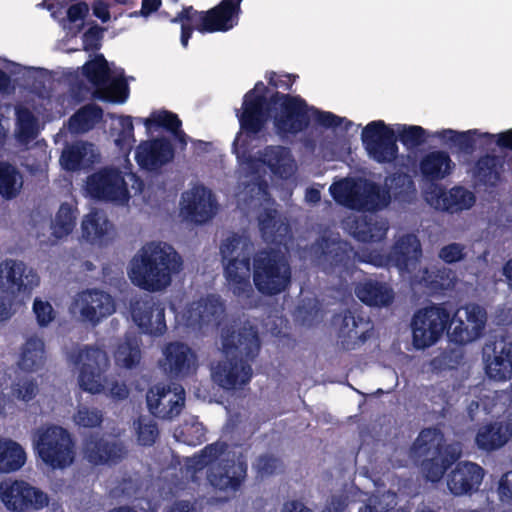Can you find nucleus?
<instances>
[{"label": "nucleus", "instance_id": "nucleus-1", "mask_svg": "<svg viewBox=\"0 0 512 512\" xmlns=\"http://www.w3.org/2000/svg\"><path fill=\"white\" fill-rule=\"evenodd\" d=\"M270 108L267 110V122L270 118L276 135L283 141L294 138L306 131L311 122L325 129L342 127L348 132L353 122L332 112L311 106L299 95L275 91L270 95Z\"/></svg>", "mask_w": 512, "mask_h": 512}, {"label": "nucleus", "instance_id": "nucleus-2", "mask_svg": "<svg viewBox=\"0 0 512 512\" xmlns=\"http://www.w3.org/2000/svg\"><path fill=\"white\" fill-rule=\"evenodd\" d=\"M183 269V259L176 249L163 241H150L143 245L129 263L131 282L148 292L168 288L173 276Z\"/></svg>", "mask_w": 512, "mask_h": 512}, {"label": "nucleus", "instance_id": "nucleus-3", "mask_svg": "<svg viewBox=\"0 0 512 512\" xmlns=\"http://www.w3.org/2000/svg\"><path fill=\"white\" fill-rule=\"evenodd\" d=\"M223 348L226 358L214 367L213 380L227 390L242 388L251 380V362L260 350L257 328L244 324L236 333L224 340Z\"/></svg>", "mask_w": 512, "mask_h": 512}, {"label": "nucleus", "instance_id": "nucleus-4", "mask_svg": "<svg viewBox=\"0 0 512 512\" xmlns=\"http://www.w3.org/2000/svg\"><path fill=\"white\" fill-rule=\"evenodd\" d=\"M228 445L216 442L207 445L199 455L193 457L196 470L209 466L207 479L219 491L236 492L247 475V464L227 451Z\"/></svg>", "mask_w": 512, "mask_h": 512}, {"label": "nucleus", "instance_id": "nucleus-5", "mask_svg": "<svg viewBox=\"0 0 512 512\" xmlns=\"http://www.w3.org/2000/svg\"><path fill=\"white\" fill-rule=\"evenodd\" d=\"M290 263L279 250L264 249L253 257V283L264 296H275L285 292L291 285Z\"/></svg>", "mask_w": 512, "mask_h": 512}, {"label": "nucleus", "instance_id": "nucleus-6", "mask_svg": "<svg viewBox=\"0 0 512 512\" xmlns=\"http://www.w3.org/2000/svg\"><path fill=\"white\" fill-rule=\"evenodd\" d=\"M354 251L353 247L339 237L323 236L309 248L308 254L311 261L318 265L326 273H334L337 270H349L356 262H363L364 254Z\"/></svg>", "mask_w": 512, "mask_h": 512}, {"label": "nucleus", "instance_id": "nucleus-7", "mask_svg": "<svg viewBox=\"0 0 512 512\" xmlns=\"http://www.w3.org/2000/svg\"><path fill=\"white\" fill-rule=\"evenodd\" d=\"M34 447L44 463L65 468L74 460V443L67 430L59 426L40 428L34 433Z\"/></svg>", "mask_w": 512, "mask_h": 512}, {"label": "nucleus", "instance_id": "nucleus-8", "mask_svg": "<svg viewBox=\"0 0 512 512\" xmlns=\"http://www.w3.org/2000/svg\"><path fill=\"white\" fill-rule=\"evenodd\" d=\"M422 257L421 243L416 235L406 234L392 246L388 255L370 251L361 258L376 267H396L401 275H412L418 269Z\"/></svg>", "mask_w": 512, "mask_h": 512}, {"label": "nucleus", "instance_id": "nucleus-9", "mask_svg": "<svg viewBox=\"0 0 512 512\" xmlns=\"http://www.w3.org/2000/svg\"><path fill=\"white\" fill-rule=\"evenodd\" d=\"M68 359L79 368L80 387L92 394L105 392L103 373L109 366L107 353L93 346H83L69 353Z\"/></svg>", "mask_w": 512, "mask_h": 512}, {"label": "nucleus", "instance_id": "nucleus-10", "mask_svg": "<svg viewBox=\"0 0 512 512\" xmlns=\"http://www.w3.org/2000/svg\"><path fill=\"white\" fill-rule=\"evenodd\" d=\"M267 92L268 87L258 81L245 93L241 110H237L240 130L249 138H255L266 130L267 110L270 108Z\"/></svg>", "mask_w": 512, "mask_h": 512}, {"label": "nucleus", "instance_id": "nucleus-11", "mask_svg": "<svg viewBox=\"0 0 512 512\" xmlns=\"http://www.w3.org/2000/svg\"><path fill=\"white\" fill-rule=\"evenodd\" d=\"M86 191L91 198L100 201L125 204L130 199V191L123 172L113 166H105L89 175Z\"/></svg>", "mask_w": 512, "mask_h": 512}, {"label": "nucleus", "instance_id": "nucleus-12", "mask_svg": "<svg viewBox=\"0 0 512 512\" xmlns=\"http://www.w3.org/2000/svg\"><path fill=\"white\" fill-rule=\"evenodd\" d=\"M331 193L335 200L342 202L350 209L361 212H376L390 204L391 195L389 189L381 187L373 181L366 180L362 190L331 186Z\"/></svg>", "mask_w": 512, "mask_h": 512}, {"label": "nucleus", "instance_id": "nucleus-13", "mask_svg": "<svg viewBox=\"0 0 512 512\" xmlns=\"http://www.w3.org/2000/svg\"><path fill=\"white\" fill-rule=\"evenodd\" d=\"M450 321V312L441 305H432L418 310L412 319L413 345L424 349L435 344Z\"/></svg>", "mask_w": 512, "mask_h": 512}, {"label": "nucleus", "instance_id": "nucleus-14", "mask_svg": "<svg viewBox=\"0 0 512 512\" xmlns=\"http://www.w3.org/2000/svg\"><path fill=\"white\" fill-rule=\"evenodd\" d=\"M361 140L368 156L379 164H391L398 158L397 135L382 120L369 122L362 130Z\"/></svg>", "mask_w": 512, "mask_h": 512}, {"label": "nucleus", "instance_id": "nucleus-15", "mask_svg": "<svg viewBox=\"0 0 512 512\" xmlns=\"http://www.w3.org/2000/svg\"><path fill=\"white\" fill-rule=\"evenodd\" d=\"M442 433L435 428L423 429L415 440L413 453L422 458L421 469L425 477L432 481H439L445 471L450 467L441 457Z\"/></svg>", "mask_w": 512, "mask_h": 512}, {"label": "nucleus", "instance_id": "nucleus-16", "mask_svg": "<svg viewBox=\"0 0 512 512\" xmlns=\"http://www.w3.org/2000/svg\"><path fill=\"white\" fill-rule=\"evenodd\" d=\"M0 499L14 512L40 510L48 505L46 493L23 480L7 479L0 483Z\"/></svg>", "mask_w": 512, "mask_h": 512}, {"label": "nucleus", "instance_id": "nucleus-17", "mask_svg": "<svg viewBox=\"0 0 512 512\" xmlns=\"http://www.w3.org/2000/svg\"><path fill=\"white\" fill-rule=\"evenodd\" d=\"M333 325L337 328L338 344L348 351L363 345L372 336L374 329L369 318L351 309L336 314Z\"/></svg>", "mask_w": 512, "mask_h": 512}, {"label": "nucleus", "instance_id": "nucleus-18", "mask_svg": "<svg viewBox=\"0 0 512 512\" xmlns=\"http://www.w3.org/2000/svg\"><path fill=\"white\" fill-rule=\"evenodd\" d=\"M486 320L485 309L477 304L459 308L450 318L448 336L457 344L470 343L481 336Z\"/></svg>", "mask_w": 512, "mask_h": 512}, {"label": "nucleus", "instance_id": "nucleus-19", "mask_svg": "<svg viewBox=\"0 0 512 512\" xmlns=\"http://www.w3.org/2000/svg\"><path fill=\"white\" fill-rule=\"evenodd\" d=\"M40 283L38 274L24 262L6 259L0 263V290L8 296H29Z\"/></svg>", "mask_w": 512, "mask_h": 512}, {"label": "nucleus", "instance_id": "nucleus-20", "mask_svg": "<svg viewBox=\"0 0 512 512\" xmlns=\"http://www.w3.org/2000/svg\"><path fill=\"white\" fill-rule=\"evenodd\" d=\"M70 310L82 321L96 325L115 311V305L110 294L99 289H87L76 294Z\"/></svg>", "mask_w": 512, "mask_h": 512}, {"label": "nucleus", "instance_id": "nucleus-21", "mask_svg": "<svg viewBox=\"0 0 512 512\" xmlns=\"http://www.w3.org/2000/svg\"><path fill=\"white\" fill-rule=\"evenodd\" d=\"M224 277L228 290L244 306L254 308L259 305L261 299L251 284V266L247 257L227 262L224 266Z\"/></svg>", "mask_w": 512, "mask_h": 512}, {"label": "nucleus", "instance_id": "nucleus-22", "mask_svg": "<svg viewBox=\"0 0 512 512\" xmlns=\"http://www.w3.org/2000/svg\"><path fill=\"white\" fill-rule=\"evenodd\" d=\"M149 412L160 419L172 420L177 417L185 404V391L181 386L171 389L168 385L157 384L146 394Z\"/></svg>", "mask_w": 512, "mask_h": 512}, {"label": "nucleus", "instance_id": "nucleus-23", "mask_svg": "<svg viewBox=\"0 0 512 512\" xmlns=\"http://www.w3.org/2000/svg\"><path fill=\"white\" fill-rule=\"evenodd\" d=\"M174 147L166 137L142 141L135 150V160L140 168L156 171L174 158Z\"/></svg>", "mask_w": 512, "mask_h": 512}, {"label": "nucleus", "instance_id": "nucleus-24", "mask_svg": "<svg viewBox=\"0 0 512 512\" xmlns=\"http://www.w3.org/2000/svg\"><path fill=\"white\" fill-rule=\"evenodd\" d=\"M225 313L220 296L208 295L193 302L187 310V325L192 328L218 327Z\"/></svg>", "mask_w": 512, "mask_h": 512}, {"label": "nucleus", "instance_id": "nucleus-25", "mask_svg": "<svg viewBox=\"0 0 512 512\" xmlns=\"http://www.w3.org/2000/svg\"><path fill=\"white\" fill-rule=\"evenodd\" d=\"M183 199L181 211L192 224H206L216 212L217 202L212 192L202 185L192 188Z\"/></svg>", "mask_w": 512, "mask_h": 512}, {"label": "nucleus", "instance_id": "nucleus-26", "mask_svg": "<svg viewBox=\"0 0 512 512\" xmlns=\"http://www.w3.org/2000/svg\"><path fill=\"white\" fill-rule=\"evenodd\" d=\"M426 199L437 209L457 213L470 209L475 204L476 196L463 186H454L446 190L442 186L435 185L431 191L427 192Z\"/></svg>", "mask_w": 512, "mask_h": 512}, {"label": "nucleus", "instance_id": "nucleus-27", "mask_svg": "<svg viewBox=\"0 0 512 512\" xmlns=\"http://www.w3.org/2000/svg\"><path fill=\"white\" fill-rule=\"evenodd\" d=\"M470 173L475 185L495 189L505 181V159L485 153L474 161Z\"/></svg>", "mask_w": 512, "mask_h": 512}, {"label": "nucleus", "instance_id": "nucleus-28", "mask_svg": "<svg viewBox=\"0 0 512 512\" xmlns=\"http://www.w3.org/2000/svg\"><path fill=\"white\" fill-rule=\"evenodd\" d=\"M83 454L84 458L94 465L117 464L126 457L127 450L120 441L91 435L85 439Z\"/></svg>", "mask_w": 512, "mask_h": 512}, {"label": "nucleus", "instance_id": "nucleus-29", "mask_svg": "<svg viewBox=\"0 0 512 512\" xmlns=\"http://www.w3.org/2000/svg\"><path fill=\"white\" fill-rule=\"evenodd\" d=\"M163 370L171 377H184L195 370L196 355L189 346L180 342L169 343L163 350Z\"/></svg>", "mask_w": 512, "mask_h": 512}, {"label": "nucleus", "instance_id": "nucleus-30", "mask_svg": "<svg viewBox=\"0 0 512 512\" xmlns=\"http://www.w3.org/2000/svg\"><path fill=\"white\" fill-rule=\"evenodd\" d=\"M484 470L472 462H459L447 478L449 490L455 496L471 494L479 489Z\"/></svg>", "mask_w": 512, "mask_h": 512}, {"label": "nucleus", "instance_id": "nucleus-31", "mask_svg": "<svg viewBox=\"0 0 512 512\" xmlns=\"http://www.w3.org/2000/svg\"><path fill=\"white\" fill-rule=\"evenodd\" d=\"M492 358L487 359L486 371L490 378L504 381L512 377V338L496 336L492 343Z\"/></svg>", "mask_w": 512, "mask_h": 512}, {"label": "nucleus", "instance_id": "nucleus-32", "mask_svg": "<svg viewBox=\"0 0 512 512\" xmlns=\"http://www.w3.org/2000/svg\"><path fill=\"white\" fill-rule=\"evenodd\" d=\"M243 0H221L219 4L207 10L210 33L227 32L238 25Z\"/></svg>", "mask_w": 512, "mask_h": 512}, {"label": "nucleus", "instance_id": "nucleus-33", "mask_svg": "<svg viewBox=\"0 0 512 512\" xmlns=\"http://www.w3.org/2000/svg\"><path fill=\"white\" fill-rule=\"evenodd\" d=\"M455 163L448 152L436 150L426 153L419 162L422 178L429 183H436L452 174Z\"/></svg>", "mask_w": 512, "mask_h": 512}, {"label": "nucleus", "instance_id": "nucleus-34", "mask_svg": "<svg viewBox=\"0 0 512 512\" xmlns=\"http://www.w3.org/2000/svg\"><path fill=\"white\" fill-rule=\"evenodd\" d=\"M161 306L162 303L151 295H145L131 302L132 319L143 333L152 336H161L166 332V324L158 322V325L154 329H151L152 326L148 319L150 315L156 313V308H160Z\"/></svg>", "mask_w": 512, "mask_h": 512}, {"label": "nucleus", "instance_id": "nucleus-35", "mask_svg": "<svg viewBox=\"0 0 512 512\" xmlns=\"http://www.w3.org/2000/svg\"><path fill=\"white\" fill-rule=\"evenodd\" d=\"M434 136L444 143L449 144L450 147H455L458 152L468 155L475 151L478 139L494 140V134L480 132L478 129L456 131L447 128L437 131Z\"/></svg>", "mask_w": 512, "mask_h": 512}, {"label": "nucleus", "instance_id": "nucleus-36", "mask_svg": "<svg viewBox=\"0 0 512 512\" xmlns=\"http://www.w3.org/2000/svg\"><path fill=\"white\" fill-rule=\"evenodd\" d=\"M206 19H208L207 12L198 11L193 6H183L181 11L170 19L171 23L181 25L180 42L184 48L188 47L195 30L201 34L210 33V30H206L209 25Z\"/></svg>", "mask_w": 512, "mask_h": 512}, {"label": "nucleus", "instance_id": "nucleus-37", "mask_svg": "<svg viewBox=\"0 0 512 512\" xmlns=\"http://www.w3.org/2000/svg\"><path fill=\"white\" fill-rule=\"evenodd\" d=\"M95 161L92 144L77 141L67 144L60 156L59 162L62 168L68 172H76L89 168Z\"/></svg>", "mask_w": 512, "mask_h": 512}, {"label": "nucleus", "instance_id": "nucleus-38", "mask_svg": "<svg viewBox=\"0 0 512 512\" xmlns=\"http://www.w3.org/2000/svg\"><path fill=\"white\" fill-rule=\"evenodd\" d=\"M356 296L365 304L376 307L389 306L394 300V292L386 283L368 280L357 285Z\"/></svg>", "mask_w": 512, "mask_h": 512}, {"label": "nucleus", "instance_id": "nucleus-39", "mask_svg": "<svg viewBox=\"0 0 512 512\" xmlns=\"http://www.w3.org/2000/svg\"><path fill=\"white\" fill-rule=\"evenodd\" d=\"M261 161L273 174L283 176L290 172L293 159L289 148L281 145H268L261 153Z\"/></svg>", "mask_w": 512, "mask_h": 512}, {"label": "nucleus", "instance_id": "nucleus-40", "mask_svg": "<svg viewBox=\"0 0 512 512\" xmlns=\"http://www.w3.org/2000/svg\"><path fill=\"white\" fill-rule=\"evenodd\" d=\"M45 362L44 342L38 337H30L22 347L18 366L21 370L33 372Z\"/></svg>", "mask_w": 512, "mask_h": 512}, {"label": "nucleus", "instance_id": "nucleus-41", "mask_svg": "<svg viewBox=\"0 0 512 512\" xmlns=\"http://www.w3.org/2000/svg\"><path fill=\"white\" fill-rule=\"evenodd\" d=\"M25 461L26 453L17 442L0 438V473L15 472Z\"/></svg>", "mask_w": 512, "mask_h": 512}, {"label": "nucleus", "instance_id": "nucleus-42", "mask_svg": "<svg viewBox=\"0 0 512 512\" xmlns=\"http://www.w3.org/2000/svg\"><path fill=\"white\" fill-rule=\"evenodd\" d=\"M385 189H389L395 200L404 203H410L416 195L413 178L401 171L394 172L386 178Z\"/></svg>", "mask_w": 512, "mask_h": 512}, {"label": "nucleus", "instance_id": "nucleus-43", "mask_svg": "<svg viewBox=\"0 0 512 512\" xmlns=\"http://www.w3.org/2000/svg\"><path fill=\"white\" fill-rule=\"evenodd\" d=\"M253 250V243L244 235L233 234L227 237L220 245V255L223 266L234 259L245 257L250 261V254Z\"/></svg>", "mask_w": 512, "mask_h": 512}, {"label": "nucleus", "instance_id": "nucleus-44", "mask_svg": "<svg viewBox=\"0 0 512 512\" xmlns=\"http://www.w3.org/2000/svg\"><path fill=\"white\" fill-rule=\"evenodd\" d=\"M103 118V109L97 104H87L79 108L68 120L71 132L83 133L94 127Z\"/></svg>", "mask_w": 512, "mask_h": 512}, {"label": "nucleus", "instance_id": "nucleus-45", "mask_svg": "<svg viewBox=\"0 0 512 512\" xmlns=\"http://www.w3.org/2000/svg\"><path fill=\"white\" fill-rule=\"evenodd\" d=\"M15 116L17 140L22 144H27L37 138L39 123L34 113L25 106H18L15 109Z\"/></svg>", "mask_w": 512, "mask_h": 512}, {"label": "nucleus", "instance_id": "nucleus-46", "mask_svg": "<svg viewBox=\"0 0 512 512\" xmlns=\"http://www.w3.org/2000/svg\"><path fill=\"white\" fill-rule=\"evenodd\" d=\"M23 187L22 175L9 162L0 161V196L6 200L15 199Z\"/></svg>", "mask_w": 512, "mask_h": 512}, {"label": "nucleus", "instance_id": "nucleus-47", "mask_svg": "<svg viewBox=\"0 0 512 512\" xmlns=\"http://www.w3.org/2000/svg\"><path fill=\"white\" fill-rule=\"evenodd\" d=\"M509 439L508 428L502 423H493L482 427L476 436V443L483 450L502 447Z\"/></svg>", "mask_w": 512, "mask_h": 512}, {"label": "nucleus", "instance_id": "nucleus-48", "mask_svg": "<svg viewBox=\"0 0 512 512\" xmlns=\"http://www.w3.org/2000/svg\"><path fill=\"white\" fill-rule=\"evenodd\" d=\"M83 74L95 87V91L105 88L111 78V71L104 55L99 54L95 59L88 61L83 66Z\"/></svg>", "mask_w": 512, "mask_h": 512}, {"label": "nucleus", "instance_id": "nucleus-49", "mask_svg": "<svg viewBox=\"0 0 512 512\" xmlns=\"http://www.w3.org/2000/svg\"><path fill=\"white\" fill-rule=\"evenodd\" d=\"M140 359L141 350L138 339L135 336H126L115 352L117 365L131 369L139 364Z\"/></svg>", "mask_w": 512, "mask_h": 512}, {"label": "nucleus", "instance_id": "nucleus-50", "mask_svg": "<svg viewBox=\"0 0 512 512\" xmlns=\"http://www.w3.org/2000/svg\"><path fill=\"white\" fill-rule=\"evenodd\" d=\"M129 96V87L124 78H110L105 88L94 92L96 99L111 102L124 103Z\"/></svg>", "mask_w": 512, "mask_h": 512}, {"label": "nucleus", "instance_id": "nucleus-51", "mask_svg": "<svg viewBox=\"0 0 512 512\" xmlns=\"http://www.w3.org/2000/svg\"><path fill=\"white\" fill-rule=\"evenodd\" d=\"M143 124L147 130L155 127L162 128L170 133L176 132L182 127V121L178 115L167 110L152 112L150 117L143 119Z\"/></svg>", "mask_w": 512, "mask_h": 512}, {"label": "nucleus", "instance_id": "nucleus-52", "mask_svg": "<svg viewBox=\"0 0 512 512\" xmlns=\"http://www.w3.org/2000/svg\"><path fill=\"white\" fill-rule=\"evenodd\" d=\"M357 241L374 243L386 237L388 226H343Z\"/></svg>", "mask_w": 512, "mask_h": 512}, {"label": "nucleus", "instance_id": "nucleus-53", "mask_svg": "<svg viewBox=\"0 0 512 512\" xmlns=\"http://www.w3.org/2000/svg\"><path fill=\"white\" fill-rule=\"evenodd\" d=\"M407 148H417L427 140V131L418 125H402L399 129L397 141Z\"/></svg>", "mask_w": 512, "mask_h": 512}, {"label": "nucleus", "instance_id": "nucleus-54", "mask_svg": "<svg viewBox=\"0 0 512 512\" xmlns=\"http://www.w3.org/2000/svg\"><path fill=\"white\" fill-rule=\"evenodd\" d=\"M82 237L91 244L106 245L114 236V226H81Z\"/></svg>", "mask_w": 512, "mask_h": 512}, {"label": "nucleus", "instance_id": "nucleus-55", "mask_svg": "<svg viewBox=\"0 0 512 512\" xmlns=\"http://www.w3.org/2000/svg\"><path fill=\"white\" fill-rule=\"evenodd\" d=\"M119 124L120 130L115 139V144L122 150H129L135 142L133 119L131 116L122 115L119 117Z\"/></svg>", "mask_w": 512, "mask_h": 512}, {"label": "nucleus", "instance_id": "nucleus-56", "mask_svg": "<svg viewBox=\"0 0 512 512\" xmlns=\"http://www.w3.org/2000/svg\"><path fill=\"white\" fill-rule=\"evenodd\" d=\"M138 442L143 446H151L155 443L159 431L154 420L140 417L137 422Z\"/></svg>", "mask_w": 512, "mask_h": 512}, {"label": "nucleus", "instance_id": "nucleus-57", "mask_svg": "<svg viewBox=\"0 0 512 512\" xmlns=\"http://www.w3.org/2000/svg\"><path fill=\"white\" fill-rule=\"evenodd\" d=\"M39 392L37 382L30 377L19 379L13 386L15 397L24 402L32 400Z\"/></svg>", "mask_w": 512, "mask_h": 512}, {"label": "nucleus", "instance_id": "nucleus-58", "mask_svg": "<svg viewBox=\"0 0 512 512\" xmlns=\"http://www.w3.org/2000/svg\"><path fill=\"white\" fill-rule=\"evenodd\" d=\"M74 421L77 425L86 428H93L102 422V414L96 408H88L86 406L79 407L74 415Z\"/></svg>", "mask_w": 512, "mask_h": 512}, {"label": "nucleus", "instance_id": "nucleus-59", "mask_svg": "<svg viewBox=\"0 0 512 512\" xmlns=\"http://www.w3.org/2000/svg\"><path fill=\"white\" fill-rule=\"evenodd\" d=\"M265 78L268 81V85L272 88L276 89L277 91L283 90L289 93L298 76L289 73H277L270 71L266 73Z\"/></svg>", "mask_w": 512, "mask_h": 512}, {"label": "nucleus", "instance_id": "nucleus-60", "mask_svg": "<svg viewBox=\"0 0 512 512\" xmlns=\"http://www.w3.org/2000/svg\"><path fill=\"white\" fill-rule=\"evenodd\" d=\"M255 468L261 477H266L280 471L282 469V462L273 455L265 454L258 457Z\"/></svg>", "mask_w": 512, "mask_h": 512}, {"label": "nucleus", "instance_id": "nucleus-61", "mask_svg": "<svg viewBox=\"0 0 512 512\" xmlns=\"http://www.w3.org/2000/svg\"><path fill=\"white\" fill-rule=\"evenodd\" d=\"M438 256L447 264L460 262L466 256L465 246L460 243H450L440 249Z\"/></svg>", "mask_w": 512, "mask_h": 512}, {"label": "nucleus", "instance_id": "nucleus-62", "mask_svg": "<svg viewBox=\"0 0 512 512\" xmlns=\"http://www.w3.org/2000/svg\"><path fill=\"white\" fill-rule=\"evenodd\" d=\"M33 311L36 315L38 324L42 327L47 326L55 318L52 305L49 302L42 301L38 298L34 300Z\"/></svg>", "mask_w": 512, "mask_h": 512}, {"label": "nucleus", "instance_id": "nucleus-63", "mask_svg": "<svg viewBox=\"0 0 512 512\" xmlns=\"http://www.w3.org/2000/svg\"><path fill=\"white\" fill-rule=\"evenodd\" d=\"M102 29L98 26L90 27L82 36L83 49L96 51L101 47Z\"/></svg>", "mask_w": 512, "mask_h": 512}, {"label": "nucleus", "instance_id": "nucleus-64", "mask_svg": "<svg viewBox=\"0 0 512 512\" xmlns=\"http://www.w3.org/2000/svg\"><path fill=\"white\" fill-rule=\"evenodd\" d=\"M77 216V208L65 202L60 205L55 222L51 220L50 224H76Z\"/></svg>", "mask_w": 512, "mask_h": 512}]
</instances>
